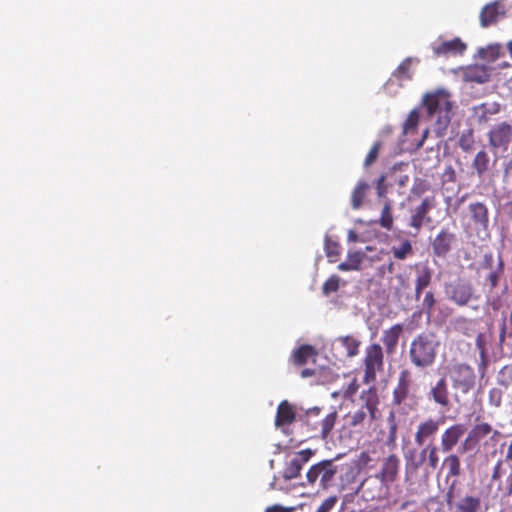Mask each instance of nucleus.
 I'll use <instances>...</instances> for the list:
<instances>
[{"label": "nucleus", "mask_w": 512, "mask_h": 512, "mask_svg": "<svg viewBox=\"0 0 512 512\" xmlns=\"http://www.w3.org/2000/svg\"><path fill=\"white\" fill-rule=\"evenodd\" d=\"M325 252L331 263L336 262L340 256L341 246L329 238L325 239Z\"/></svg>", "instance_id": "35"}, {"label": "nucleus", "mask_w": 512, "mask_h": 512, "mask_svg": "<svg viewBox=\"0 0 512 512\" xmlns=\"http://www.w3.org/2000/svg\"><path fill=\"white\" fill-rule=\"evenodd\" d=\"M359 408L348 415L349 424L353 427L370 425L378 411L379 398L375 387L363 390L358 400Z\"/></svg>", "instance_id": "3"}, {"label": "nucleus", "mask_w": 512, "mask_h": 512, "mask_svg": "<svg viewBox=\"0 0 512 512\" xmlns=\"http://www.w3.org/2000/svg\"><path fill=\"white\" fill-rule=\"evenodd\" d=\"M336 418V413H330L322 422V439L326 437V434L333 428Z\"/></svg>", "instance_id": "44"}, {"label": "nucleus", "mask_w": 512, "mask_h": 512, "mask_svg": "<svg viewBox=\"0 0 512 512\" xmlns=\"http://www.w3.org/2000/svg\"><path fill=\"white\" fill-rule=\"evenodd\" d=\"M477 447V445L474 443V441L471 439L469 435L465 438V440L460 444L458 447V452L463 454L468 451H472Z\"/></svg>", "instance_id": "48"}, {"label": "nucleus", "mask_w": 512, "mask_h": 512, "mask_svg": "<svg viewBox=\"0 0 512 512\" xmlns=\"http://www.w3.org/2000/svg\"><path fill=\"white\" fill-rule=\"evenodd\" d=\"M426 455V446H424L422 449L413 448L407 450L404 453V458L406 461V473H416L418 469L422 467L426 462Z\"/></svg>", "instance_id": "15"}, {"label": "nucleus", "mask_w": 512, "mask_h": 512, "mask_svg": "<svg viewBox=\"0 0 512 512\" xmlns=\"http://www.w3.org/2000/svg\"><path fill=\"white\" fill-rule=\"evenodd\" d=\"M492 432V426L488 423L475 425L468 433L474 443L478 446L479 442Z\"/></svg>", "instance_id": "30"}, {"label": "nucleus", "mask_w": 512, "mask_h": 512, "mask_svg": "<svg viewBox=\"0 0 512 512\" xmlns=\"http://www.w3.org/2000/svg\"><path fill=\"white\" fill-rule=\"evenodd\" d=\"M455 239V234L447 229H442L431 243L434 255L445 257L450 252Z\"/></svg>", "instance_id": "14"}, {"label": "nucleus", "mask_w": 512, "mask_h": 512, "mask_svg": "<svg viewBox=\"0 0 512 512\" xmlns=\"http://www.w3.org/2000/svg\"><path fill=\"white\" fill-rule=\"evenodd\" d=\"M296 414L291 404L288 401H282L277 408V413L275 417V425L276 427H284L286 425H290L295 421Z\"/></svg>", "instance_id": "19"}, {"label": "nucleus", "mask_w": 512, "mask_h": 512, "mask_svg": "<svg viewBox=\"0 0 512 512\" xmlns=\"http://www.w3.org/2000/svg\"><path fill=\"white\" fill-rule=\"evenodd\" d=\"M418 119H419V115H418L417 111L416 110L411 111L406 122H405V125H404L405 132L408 133L409 131L415 129L417 126V123H418Z\"/></svg>", "instance_id": "45"}, {"label": "nucleus", "mask_w": 512, "mask_h": 512, "mask_svg": "<svg viewBox=\"0 0 512 512\" xmlns=\"http://www.w3.org/2000/svg\"><path fill=\"white\" fill-rule=\"evenodd\" d=\"M445 292L448 298L459 306H464L474 298V289L467 280L459 279L454 283L446 284ZM478 299V297H475Z\"/></svg>", "instance_id": "8"}, {"label": "nucleus", "mask_w": 512, "mask_h": 512, "mask_svg": "<svg viewBox=\"0 0 512 512\" xmlns=\"http://www.w3.org/2000/svg\"><path fill=\"white\" fill-rule=\"evenodd\" d=\"M439 337L431 331H423L413 338L409 347V360L419 370L432 367L440 349Z\"/></svg>", "instance_id": "1"}, {"label": "nucleus", "mask_w": 512, "mask_h": 512, "mask_svg": "<svg viewBox=\"0 0 512 512\" xmlns=\"http://www.w3.org/2000/svg\"><path fill=\"white\" fill-rule=\"evenodd\" d=\"M470 219L478 235H488L489 228V210L486 204L482 202H473L468 205Z\"/></svg>", "instance_id": "9"}, {"label": "nucleus", "mask_w": 512, "mask_h": 512, "mask_svg": "<svg viewBox=\"0 0 512 512\" xmlns=\"http://www.w3.org/2000/svg\"><path fill=\"white\" fill-rule=\"evenodd\" d=\"M432 273L428 267H424L422 270L418 271V276L415 282V299L419 300L420 295L426 287H428L431 283Z\"/></svg>", "instance_id": "27"}, {"label": "nucleus", "mask_w": 512, "mask_h": 512, "mask_svg": "<svg viewBox=\"0 0 512 512\" xmlns=\"http://www.w3.org/2000/svg\"><path fill=\"white\" fill-rule=\"evenodd\" d=\"M427 399L437 405L442 411L450 410L452 404L450 399V390L447 377L443 375L436 382L431 383L427 392Z\"/></svg>", "instance_id": "7"}, {"label": "nucleus", "mask_w": 512, "mask_h": 512, "mask_svg": "<svg viewBox=\"0 0 512 512\" xmlns=\"http://www.w3.org/2000/svg\"><path fill=\"white\" fill-rule=\"evenodd\" d=\"M312 454H313V452L310 449L301 450L298 453H296L289 460V462H287V465L283 472L284 478H286V479L296 478L300 473L302 465L310 459Z\"/></svg>", "instance_id": "13"}, {"label": "nucleus", "mask_w": 512, "mask_h": 512, "mask_svg": "<svg viewBox=\"0 0 512 512\" xmlns=\"http://www.w3.org/2000/svg\"><path fill=\"white\" fill-rule=\"evenodd\" d=\"M380 147H381V142H379V141H377L373 144L372 148L370 149V151L368 152V154L365 158V161H364L365 167H369L376 161Z\"/></svg>", "instance_id": "43"}, {"label": "nucleus", "mask_w": 512, "mask_h": 512, "mask_svg": "<svg viewBox=\"0 0 512 512\" xmlns=\"http://www.w3.org/2000/svg\"><path fill=\"white\" fill-rule=\"evenodd\" d=\"M505 461L511 462L510 468H512V442L508 446Z\"/></svg>", "instance_id": "62"}, {"label": "nucleus", "mask_w": 512, "mask_h": 512, "mask_svg": "<svg viewBox=\"0 0 512 512\" xmlns=\"http://www.w3.org/2000/svg\"><path fill=\"white\" fill-rule=\"evenodd\" d=\"M300 374H301L302 378H308V377L314 376L316 374V369L315 368H304Z\"/></svg>", "instance_id": "57"}, {"label": "nucleus", "mask_w": 512, "mask_h": 512, "mask_svg": "<svg viewBox=\"0 0 512 512\" xmlns=\"http://www.w3.org/2000/svg\"><path fill=\"white\" fill-rule=\"evenodd\" d=\"M384 355L382 347L379 344H371L365 350L364 358V382L371 383L376 380V373L383 370Z\"/></svg>", "instance_id": "6"}, {"label": "nucleus", "mask_w": 512, "mask_h": 512, "mask_svg": "<svg viewBox=\"0 0 512 512\" xmlns=\"http://www.w3.org/2000/svg\"><path fill=\"white\" fill-rule=\"evenodd\" d=\"M502 14L499 2H493L485 5L480 13L481 26L487 27L497 21L498 16Z\"/></svg>", "instance_id": "24"}, {"label": "nucleus", "mask_w": 512, "mask_h": 512, "mask_svg": "<svg viewBox=\"0 0 512 512\" xmlns=\"http://www.w3.org/2000/svg\"><path fill=\"white\" fill-rule=\"evenodd\" d=\"M341 278L337 275H332L322 286V292L325 295L336 292L339 289Z\"/></svg>", "instance_id": "39"}, {"label": "nucleus", "mask_w": 512, "mask_h": 512, "mask_svg": "<svg viewBox=\"0 0 512 512\" xmlns=\"http://www.w3.org/2000/svg\"><path fill=\"white\" fill-rule=\"evenodd\" d=\"M450 93L445 89H438L423 97V105L431 118L435 119L434 131L438 137L445 135L452 117L453 103Z\"/></svg>", "instance_id": "2"}, {"label": "nucleus", "mask_w": 512, "mask_h": 512, "mask_svg": "<svg viewBox=\"0 0 512 512\" xmlns=\"http://www.w3.org/2000/svg\"><path fill=\"white\" fill-rule=\"evenodd\" d=\"M503 496L504 497L512 496V468H510V473L506 479V489H505Z\"/></svg>", "instance_id": "54"}, {"label": "nucleus", "mask_w": 512, "mask_h": 512, "mask_svg": "<svg viewBox=\"0 0 512 512\" xmlns=\"http://www.w3.org/2000/svg\"><path fill=\"white\" fill-rule=\"evenodd\" d=\"M479 508L480 499L473 496H466L457 504L460 512H478Z\"/></svg>", "instance_id": "31"}, {"label": "nucleus", "mask_w": 512, "mask_h": 512, "mask_svg": "<svg viewBox=\"0 0 512 512\" xmlns=\"http://www.w3.org/2000/svg\"><path fill=\"white\" fill-rule=\"evenodd\" d=\"M490 434H491L490 439L492 441H498V439L501 437V433L498 430H494L493 428H492V432Z\"/></svg>", "instance_id": "63"}, {"label": "nucleus", "mask_w": 512, "mask_h": 512, "mask_svg": "<svg viewBox=\"0 0 512 512\" xmlns=\"http://www.w3.org/2000/svg\"><path fill=\"white\" fill-rule=\"evenodd\" d=\"M337 268L341 271H353L352 266L350 263L346 260L342 263H340Z\"/></svg>", "instance_id": "61"}, {"label": "nucleus", "mask_w": 512, "mask_h": 512, "mask_svg": "<svg viewBox=\"0 0 512 512\" xmlns=\"http://www.w3.org/2000/svg\"><path fill=\"white\" fill-rule=\"evenodd\" d=\"M426 450H427L426 461L428 462V464L425 468L424 478H425V480H428L431 472L433 470H435L438 466V463H439L438 451L440 450V448L437 447L436 445H434L432 442H430L426 445Z\"/></svg>", "instance_id": "25"}, {"label": "nucleus", "mask_w": 512, "mask_h": 512, "mask_svg": "<svg viewBox=\"0 0 512 512\" xmlns=\"http://www.w3.org/2000/svg\"><path fill=\"white\" fill-rule=\"evenodd\" d=\"M365 258V253L360 250H349L347 261L352 266L353 271H360L361 264Z\"/></svg>", "instance_id": "36"}, {"label": "nucleus", "mask_w": 512, "mask_h": 512, "mask_svg": "<svg viewBox=\"0 0 512 512\" xmlns=\"http://www.w3.org/2000/svg\"><path fill=\"white\" fill-rule=\"evenodd\" d=\"M503 464H504L503 460H499L496 463V465L493 469L492 476H491L492 480H494V481L499 480L502 477V475L505 474L506 471L503 469Z\"/></svg>", "instance_id": "49"}, {"label": "nucleus", "mask_w": 512, "mask_h": 512, "mask_svg": "<svg viewBox=\"0 0 512 512\" xmlns=\"http://www.w3.org/2000/svg\"><path fill=\"white\" fill-rule=\"evenodd\" d=\"M360 341L351 336H344L336 338L331 343L332 358L328 355L325 356L326 360L333 366L339 368V363H342L347 357H354L358 354Z\"/></svg>", "instance_id": "5"}, {"label": "nucleus", "mask_w": 512, "mask_h": 512, "mask_svg": "<svg viewBox=\"0 0 512 512\" xmlns=\"http://www.w3.org/2000/svg\"><path fill=\"white\" fill-rule=\"evenodd\" d=\"M502 390L499 388H492L488 394L489 404L495 408H499L502 403Z\"/></svg>", "instance_id": "42"}, {"label": "nucleus", "mask_w": 512, "mask_h": 512, "mask_svg": "<svg viewBox=\"0 0 512 512\" xmlns=\"http://www.w3.org/2000/svg\"><path fill=\"white\" fill-rule=\"evenodd\" d=\"M466 49V44L463 43L459 38H455L451 41H445L439 46L434 47L435 55H457L462 54Z\"/></svg>", "instance_id": "22"}, {"label": "nucleus", "mask_w": 512, "mask_h": 512, "mask_svg": "<svg viewBox=\"0 0 512 512\" xmlns=\"http://www.w3.org/2000/svg\"><path fill=\"white\" fill-rule=\"evenodd\" d=\"M491 68L485 65H474L468 67L464 72V78L468 82L484 84L490 80Z\"/></svg>", "instance_id": "17"}, {"label": "nucleus", "mask_w": 512, "mask_h": 512, "mask_svg": "<svg viewBox=\"0 0 512 512\" xmlns=\"http://www.w3.org/2000/svg\"><path fill=\"white\" fill-rule=\"evenodd\" d=\"M473 116L477 119L479 124L486 123L490 116L499 113L500 105L496 102L482 103L472 108Z\"/></svg>", "instance_id": "20"}, {"label": "nucleus", "mask_w": 512, "mask_h": 512, "mask_svg": "<svg viewBox=\"0 0 512 512\" xmlns=\"http://www.w3.org/2000/svg\"><path fill=\"white\" fill-rule=\"evenodd\" d=\"M412 250V246L410 242L406 241L402 244V246L398 249H394L393 254L394 257L403 260L406 258L407 254Z\"/></svg>", "instance_id": "47"}, {"label": "nucleus", "mask_w": 512, "mask_h": 512, "mask_svg": "<svg viewBox=\"0 0 512 512\" xmlns=\"http://www.w3.org/2000/svg\"><path fill=\"white\" fill-rule=\"evenodd\" d=\"M402 331L403 326L401 324H395L390 329L383 331L381 340L386 347L387 353H393L395 351Z\"/></svg>", "instance_id": "23"}, {"label": "nucleus", "mask_w": 512, "mask_h": 512, "mask_svg": "<svg viewBox=\"0 0 512 512\" xmlns=\"http://www.w3.org/2000/svg\"><path fill=\"white\" fill-rule=\"evenodd\" d=\"M319 474H320V463L311 467V469L307 473V477L311 482H314Z\"/></svg>", "instance_id": "52"}, {"label": "nucleus", "mask_w": 512, "mask_h": 512, "mask_svg": "<svg viewBox=\"0 0 512 512\" xmlns=\"http://www.w3.org/2000/svg\"><path fill=\"white\" fill-rule=\"evenodd\" d=\"M385 176L382 175L377 181V194L379 197L383 198L385 197V194L387 192V188L384 185Z\"/></svg>", "instance_id": "51"}, {"label": "nucleus", "mask_w": 512, "mask_h": 512, "mask_svg": "<svg viewBox=\"0 0 512 512\" xmlns=\"http://www.w3.org/2000/svg\"><path fill=\"white\" fill-rule=\"evenodd\" d=\"M443 467L448 469L446 480L449 477H458L461 474V463L457 454H449L443 461Z\"/></svg>", "instance_id": "28"}, {"label": "nucleus", "mask_w": 512, "mask_h": 512, "mask_svg": "<svg viewBox=\"0 0 512 512\" xmlns=\"http://www.w3.org/2000/svg\"><path fill=\"white\" fill-rule=\"evenodd\" d=\"M265 512H290V510L279 505H274L268 507Z\"/></svg>", "instance_id": "58"}, {"label": "nucleus", "mask_w": 512, "mask_h": 512, "mask_svg": "<svg viewBox=\"0 0 512 512\" xmlns=\"http://www.w3.org/2000/svg\"><path fill=\"white\" fill-rule=\"evenodd\" d=\"M493 255L492 253H485L483 256V262L482 267L485 269H491L493 268Z\"/></svg>", "instance_id": "53"}, {"label": "nucleus", "mask_w": 512, "mask_h": 512, "mask_svg": "<svg viewBox=\"0 0 512 512\" xmlns=\"http://www.w3.org/2000/svg\"><path fill=\"white\" fill-rule=\"evenodd\" d=\"M500 54L499 44H490L487 47H481L478 49V57L487 61H495Z\"/></svg>", "instance_id": "33"}, {"label": "nucleus", "mask_w": 512, "mask_h": 512, "mask_svg": "<svg viewBox=\"0 0 512 512\" xmlns=\"http://www.w3.org/2000/svg\"><path fill=\"white\" fill-rule=\"evenodd\" d=\"M432 201L429 198L423 199L421 204L415 209V213L411 217L410 225L419 231L423 225L424 220L430 221V218L427 217V213L432 208Z\"/></svg>", "instance_id": "21"}, {"label": "nucleus", "mask_w": 512, "mask_h": 512, "mask_svg": "<svg viewBox=\"0 0 512 512\" xmlns=\"http://www.w3.org/2000/svg\"><path fill=\"white\" fill-rule=\"evenodd\" d=\"M392 207H391V201L389 199H386L384 202V206L382 208L381 212V218H380V225L381 227L391 230L393 225V217L391 213Z\"/></svg>", "instance_id": "34"}, {"label": "nucleus", "mask_w": 512, "mask_h": 512, "mask_svg": "<svg viewBox=\"0 0 512 512\" xmlns=\"http://www.w3.org/2000/svg\"><path fill=\"white\" fill-rule=\"evenodd\" d=\"M466 432L463 424H454L447 428L441 435L440 451L449 453L457 445Z\"/></svg>", "instance_id": "11"}, {"label": "nucleus", "mask_w": 512, "mask_h": 512, "mask_svg": "<svg viewBox=\"0 0 512 512\" xmlns=\"http://www.w3.org/2000/svg\"><path fill=\"white\" fill-rule=\"evenodd\" d=\"M337 469L338 467L333 464L332 459L322 460V483L331 480L337 473Z\"/></svg>", "instance_id": "37"}, {"label": "nucleus", "mask_w": 512, "mask_h": 512, "mask_svg": "<svg viewBox=\"0 0 512 512\" xmlns=\"http://www.w3.org/2000/svg\"><path fill=\"white\" fill-rule=\"evenodd\" d=\"M369 188V184L365 181H359L357 183L351 195V207L354 210H357L362 206L363 200L366 197Z\"/></svg>", "instance_id": "26"}, {"label": "nucleus", "mask_w": 512, "mask_h": 512, "mask_svg": "<svg viewBox=\"0 0 512 512\" xmlns=\"http://www.w3.org/2000/svg\"><path fill=\"white\" fill-rule=\"evenodd\" d=\"M348 242H359L360 238L354 230H349L347 235Z\"/></svg>", "instance_id": "59"}, {"label": "nucleus", "mask_w": 512, "mask_h": 512, "mask_svg": "<svg viewBox=\"0 0 512 512\" xmlns=\"http://www.w3.org/2000/svg\"><path fill=\"white\" fill-rule=\"evenodd\" d=\"M503 267H504L503 260H502L501 256H499L497 269L494 271H491L487 278L488 281L490 282L491 289H493L497 286L498 280H499V275H500V273H502Z\"/></svg>", "instance_id": "41"}, {"label": "nucleus", "mask_w": 512, "mask_h": 512, "mask_svg": "<svg viewBox=\"0 0 512 512\" xmlns=\"http://www.w3.org/2000/svg\"><path fill=\"white\" fill-rule=\"evenodd\" d=\"M435 303L436 300L434 298V294L431 291H428L423 299L421 312L426 314L427 317L430 318Z\"/></svg>", "instance_id": "40"}, {"label": "nucleus", "mask_w": 512, "mask_h": 512, "mask_svg": "<svg viewBox=\"0 0 512 512\" xmlns=\"http://www.w3.org/2000/svg\"><path fill=\"white\" fill-rule=\"evenodd\" d=\"M357 386L353 381L342 393L344 397H350L356 392Z\"/></svg>", "instance_id": "56"}, {"label": "nucleus", "mask_w": 512, "mask_h": 512, "mask_svg": "<svg viewBox=\"0 0 512 512\" xmlns=\"http://www.w3.org/2000/svg\"><path fill=\"white\" fill-rule=\"evenodd\" d=\"M408 394V387L405 380V374L402 373L400 377V383L397 389L394 391V402L400 404Z\"/></svg>", "instance_id": "38"}, {"label": "nucleus", "mask_w": 512, "mask_h": 512, "mask_svg": "<svg viewBox=\"0 0 512 512\" xmlns=\"http://www.w3.org/2000/svg\"><path fill=\"white\" fill-rule=\"evenodd\" d=\"M449 377L455 393L454 400L459 403V394H468L476 384L474 369L466 363H455L449 368Z\"/></svg>", "instance_id": "4"}, {"label": "nucleus", "mask_w": 512, "mask_h": 512, "mask_svg": "<svg viewBox=\"0 0 512 512\" xmlns=\"http://www.w3.org/2000/svg\"><path fill=\"white\" fill-rule=\"evenodd\" d=\"M411 64V58H406L397 68L396 72H395V75L398 76V77H402L404 76L408 69H409V66Z\"/></svg>", "instance_id": "50"}, {"label": "nucleus", "mask_w": 512, "mask_h": 512, "mask_svg": "<svg viewBox=\"0 0 512 512\" xmlns=\"http://www.w3.org/2000/svg\"><path fill=\"white\" fill-rule=\"evenodd\" d=\"M504 176H512V157L504 165Z\"/></svg>", "instance_id": "60"}, {"label": "nucleus", "mask_w": 512, "mask_h": 512, "mask_svg": "<svg viewBox=\"0 0 512 512\" xmlns=\"http://www.w3.org/2000/svg\"><path fill=\"white\" fill-rule=\"evenodd\" d=\"M388 423H389L388 441L390 443H393L396 440V433H397V424L395 422V415L393 412H391L388 417Z\"/></svg>", "instance_id": "46"}, {"label": "nucleus", "mask_w": 512, "mask_h": 512, "mask_svg": "<svg viewBox=\"0 0 512 512\" xmlns=\"http://www.w3.org/2000/svg\"><path fill=\"white\" fill-rule=\"evenodd\" d=\"M318 357L317 350L310 345H301L293 351L290 361L296 367H302L308 364H316Z\"/></svg>", "instance_id": "12"}, {"label": "nucleus", "mask_w": 512, "mask_h": 512, "mask_svg": "<svg viewBox=\"0 0 512 512\" xmlns=\"http://www.w3.org/2000/svg\"><path fill=\"white\" fill-rule=\"evenodd\" d=\"M400 460L398 456L392 454L384 459L380 472L381 480L385 482H394L399 471Z\"/></svg>", "instance_id": "18"}, {"label": "nucleus", "mask_w": 512, "mask_h": 512, "mask_svg": "<svg viewBox=\"0 0 512 512\" xmlns=\"http://www.w3.org/2000/svg\"><path fill=\"white\" fill-rule=\"evenodd\" d=\"M474 143V131L472 128L466 129L460 134L458 145L464 152L472 151Z\"/></svg>", "instance_id": "32"}, {"label": "nucleus", "mask_w": 512, "mask_h": 512, "mask_svg": "<svg viewBox=\"0 0 512 512\" xmlns=\"http://www.w3.org/2000/svg\"><path fill=\"white\" fill-rule=\"evenodd\" d=\"M490 157L485 150L479 151L472 163V167L475 169L479 177L483 176L489 168Z\"/></svg>", "instance_id": "29"}, {"label": "nucleus", "mask_w": 512, "mask_h": 512, "mask_svg": "<svg viewBox=\"0 0 512 512\" xmlns=\"http://www.w3.org/2000/svg\"><path fill=\"white\" fill-rule=\"evenodd\" d=\"M337 501L336 497H329L322 503V512H327L330 510L335 502Z\"/></svg>", "instance_id": "55"}, {"label": "nucleus", "mask_w": 512, "mask_h": 512, "mask_svg": "<svg viewBox=\"0 0 512 512\" xmlns=\"http://www.w3.org/2000/svg\"><path fill=\"white\" fill-rule=\"evenodd\" d=\"M512 139V125L500 122L488 132L489 146L494 149L506 148Z\"/></svg>", "instance_id": "10"}, {"label": "nucleus", "mask_w": 512, "mask_h": 512, "mask_svg": "<svg viewBox=\"0 0 512 512\" xmlns=\"http://www.w3.org/2000/svg\"><path fill=\"white\" fill-rule=\"evenodd\" d=\"M440 426V421L434 419H428L424 422H421L418 425L417 431L415 433V443L418 446H423L426 440L434 437L437 433Z\"/></svg>", "instance_id": "16"}, {"label": "nucleus", "mask_w": 512, "mask_h": 512, "mask_svg": "<svg viewBox=\"0 0 512 512\" xmlns=\"http://www.w3.org/2000/svg\"><path fill=\"white\" fill-rule=\"evenodd\" d=\"M329 372H330V370H329L328 368H326V367L322 364V374H321L322 382H323L324 380H328Z\"/></svg>", "instance_id": "64"}]
</instances>
